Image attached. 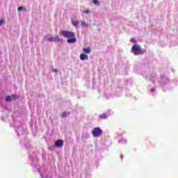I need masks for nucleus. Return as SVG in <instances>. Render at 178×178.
Here are the masks:
<instances>
[{"mask_svg":"<svg viewBox=\"0 0 178 178\" xmlns=\"http://www.w3.org/2000/svg\"><path fill=\"white\" fill-rule=\"evenodd\" d=\"M131 51L134 55H143V54L145 52V50L143 49L140 45L135 44L132 48Z\"/></svg>","mask_w":178,"mask_h":178,"instance_id":"f257e3e1","label":"nucleus"},{"mask_svg":"<svg viewBox=\"0 0 178 178\" xmlns=\"http://www.w3.org/2000/svg\"><path fill=\"white\" fill-rule=\"evenodd\" d=\"M61 35H63L65 38H74L76 33L74 32H70L69 31H61Z\"/></svg>","mask_w":178,"mask_h":178,"instance_id":"f03ea898","label":"nucleus"},{"mask_svg":"<svg viewBox=\"0 0 178 178\" xmlns=\"http://www.w3.org/2000/svg\"><path fill=\"white\" fill-rule=\"evenodd\" d=\"M92 134L94 137H99L102 134V129L100 128H95L92 131Z\"/></svg>","mask_w":178,"mask_h":178,"instance_id":"7ed1b4c3","label":"nucleus"},{"mask_svg":"<svg viewBox=\"0 0 178 178\" xmlns=\"http://www.w3.org/2000/svg\"><path fill=\"white\" fill-rule=\"evenodd\" d=\"M55 146L58 148L63 147V140H58L55 142Z\"/></svg>","mask_w":178,"mask_h":178,"instance_id":"20e7f679","label":"nucleus"},{"mask_svg":"<svg viewBox=\"0 0 178 178\" xmlns=\"http://www.w3.org/2000/svg\"><path fill=\"white\" fill-rule=\"evenodd\" d=\"M47 40L50 42H54V41L58 42L60 40V39L59 38V36H56V37L51 36L50 38H48Z\"/></svg>","mask_w":178,"mask_h":178,"instance_id":"39448f33","label":"nucleus"},{"mask_svg":"<svg viewBox=\"0 0 178 178\" xmlns=\"http://www.w3.org/2000/svg\"><path fill=\"white\" fill-rule=\"evenodd\" d=\"M67 42H69V44H74V42H77V39L75 37L70 38L67 40Z\"/></svg>","mask_w":178,"mask_h":178,"instance_id":"423d86ee","label":"nucleus"},{"mask_svg":"<svg viewBox=\"0 0 178 178\" xmlns=\"http://www.w3.org/2000/svg\"><path fill=\"white\" fill-rule=\"evenodd\" d=\"M80 59H81V60H86L88 59V56L85 54H81L80 55Z\"/></svg>","mask_w":178,"mask_h":178,"instance_id":"0eeeda50","label":"nucleus"},{"mask_svg":"<svg viewBox=\"0 0 178 178\" xmlns=\"http://www.w3.org/2000/svg\"><path fill=\"white\" fill-rule=\"evenodd\" d=\"M83 52H85V54H91V48L90 47L83 48Z\"/></svg>","mask_w":178,"mask_h":178,"instance_id":"6e6552de","label":"nucleus"},{"mask_svg":"<svg viewBox=\"0 0 178 178\" xmlns=\"http://www.w3.org/2000/svg\"><path fill=\"white\" fill-rule=\"evenodd\" d=\"M72 26H74V27H79V21H74L72 20Z\"/></svg>","mask_w":178,"mask_h":178,"instance_id":"1a4fd4ad","label":"nucleus"},{"mask_svg":"<svg viewBox=\"0 0 178 178\" xmlns=\"http://www.w3.org/2000/svg\"><path fill=\"white\" fill-rule=\"evenodd\" d=\"M69 115H70V112H63L61 117L62 118H67V116H69Z\"/></svg>","mask_w":178,"mask_h":178,"instance_id":"9d476101","label":"nucleus"},{"mask_svg":"<svg viewBox=\"0 0 178 178\" xmlns=\"http://www.w3.org/2000/svg\"><path fill=\"white\" fill-rule=\"evenodd\" d=\"M81 26V27H88V24H86V21H82Z\"/></svg>","mask_w":178,"mask_h":178,"instance_id":"9b49d317","label":"nucleus"},{"mask_svg":"<svg viewBox=\"0 0 178 178\" xmlns=\"http://www.w3.org/2000/svg\"><path fill=\"white\" fill-rule=\"evenodd\" d=\"M100 119H108V115L106 114H102L99 115Z\"/></svg>","mask_w":178,"mask_h":178,"instance_id":"f8f14e48","label":"nucleus"},{"mask_svg":"<svg viewBox=\"0 0 178 178\" xmlns=\"http://www.w3.org/2000/svg\"><path fill=\"white\" fill-rule=\"evenodd\" d=\"M6 101H7V102H10V101H12V97L10 96H6Z\"/></svg>","mask_w":178,"mask_h":178,"instance_id":"ddd939ff","label":"nucleus"},{"mask_svg":"<svg viewBox=\"0 0 178 178\" xmlns=\"http://www.w3.org/2000/svg\"><path fill=\"white\" fill-rule=\"evenodd\" d=\"M93 3L95 5H99V2H98V0H93Z\"/></svg>","mask_w":178,"mask_h":178,"instance_id":"4468645a","label":"nucleus"},{"mask_svg":"<svg viewBox=\"0 0 178 178\" xmlns=\"http://www.w3.org/2000/svg\"><path fill=\"white\" fill-rule=\"evenodd\" d=\"M130 42H134L136 44V42H137V41H136V39L132 38L130 40Z\"/></svg>","mask_w":178,"mask_h":178,"instance_id":"2eb2a0df","label":"nucleus"},{"mask_svg":"<svg viewBox=\"0 0 178 178\" xmlns=\"http://www.w3.org/2000/svg\"><path fill=\"white\" fill-rule=\"evenodd\" d=\"M4 23H5V21L1 19L0 20V26H2V24H4Z\"/></svg>","mask_w":178,"mask_h":178,"instance_id":"dca6fc26","label":"nucleus"},{"mask_svg":"<svg viewBox=\"0 0 178 178\" xmlns=\"http://www.w3.org/2000/svg\"><path fill=\"white\" fill-rule=\"evenodd\" d=\"M90 12L91 11L90 10H86L83 11V13H86L87 14V13H90Z\"/></svg>","mask_w":178,"mask_h":178,"instance_id":"f3484780","label":"nucleus"},{"mask_svg":"<svg viewBox=\"0 0 178 178\" xmlns=\"http://www.w3.org/2000/svg\"><path fill=\"white\" fill-rule=\"evenodd\" d=\"M17 10H23V7L20 6L17 8Z\"/></svg>","mask_w":178,"mask_h":178,"instance_id":"a211bd4d","label":"nucleus"},{"mask_svg":"<svg viewBox=\"0 0 178 178\" xmlns=\"http://www.w3.org/2000/svg\"><path fill=\"white\" fill-rule=\"evenodd\" d=\"M151 91H152V92H154L155 91V88H152L151 89Z\"/></svg>","mask_w":178,"mask_h":178,"instance_id":"6ab92c4d","label":"nucleus"},{"mask_svg":"<svg viewBox=\"0 0 178 178\" xmlns=\"http://www.w3.org/2000/svg\"><path fill=\"white\" fill-rule=\"evenodd\" d=\"M13 99H16V97L13 96Z\"/></svg>","mask_w":178,"mask_h":178,"instance_id":"aec40b11","label":"nucleus"},{"mask_svg":"<svg viewBox=\"0 0 178 178\" xmlns=\"http://www.w3.org/2000/svg\"><path fill=\"white\" fill-rule=\"evenodd\" d=\"M120 158H121V159H123V156L121 155V156H120Z\"/></svg>","mask_w":178,"mask_h":178,"instance_id":"412c9836","label":"nucleus"},{"mask_svg":"<svg viewBox=\"0 0 178 178\" xmlns=\"http://www.w3.org/2000/svg\"><path fill=\"white\" fill-rule=\"evenodd\" d=\"M53 72H58V70H53Z\"/></svg>","mask_w":178,"mask_h":178,"instance_id":"4be33fe9","label":"nucleus"}]
</instances>
